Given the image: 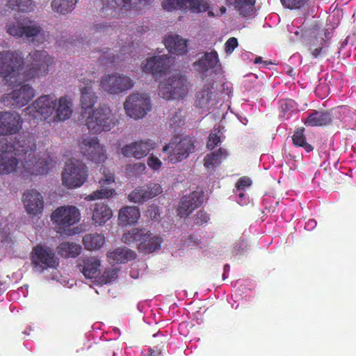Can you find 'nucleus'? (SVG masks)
Returning a JSON list of instances; mask_svg holds the SVG:
<instances>
[{"mask_svg": "<svg viewBox=\"0 0 356 356\" xmlns=\"http://www.w3.org/2000/svg\"><path fill=\"white\" fill-rule=\"evenodd\" d=\"M304 132V127H299L294 131L292 136L293 144L296 147H302L307 152H310L314 147L307 142Z\"/></svg>", "mask_w": 356, "mask_h": 356, "instance_id": "44", "label": "nucleus"}, {"mask_svg": "<svg viewBox=\"0 0 356 356\" xmlns=\"http://www.w3.org/2000/svg\"><path fill=\"white\" fill-rule=\"evenodd\" d=\"M31 264L34 268L40 267L44 270L56 268L59 265V261L51 248L37 245L31 252Z\"/></svg>", "mask_w": 356, "mask_h": 356, "instance_id": "15", "label": "nucleus"}, {"mask_svg": "<svg viewBox=\"0 0 356 356\" xmlns=\"http://www.w3.org/2000/svg\"><path fill=\"white\" fill-rule=\"evenodd\" d=\"M317 222L314 219H309L305 225V228L308 231L313 230L316 227Z\"/></svg>", "mask_w": 356, "mask_h": 356, "instance_id": "57", "label": "nucleus"}, {"mask_svg": "<svg viewBox=\"0 0 356 356\" xmlns=\"http://www.w3.org/2000/svg\"><path fill=\"white\" fill-rule=\"evenodd\" d=\"M88 169L86 165L77 159L65 162L61 173L63 185L70 189L81 187L87 181Z\"/></svg>", "mask_w": 356, "mask_h": 356, "instance_id": "4", "label": "nucleus"}, {"mask_svg": "<svg viewBox=\"0 0 356 356\" xmlns=\"http://www.w3.org/2000/svg\"><path fill=\"white\" fill-rule=\"evenodd\" d=\"M80 219V211L75 206L59 207L51 215V220L58 227L60 233L76 224Z\"/></svg>", "mask_w": 356, "mask_h": 356, "instance_id": "11", "label": "nucleus"}, {"mask_svg": "<svg viewBox=\"0 0 356 356\" xmlns=\"http://www.w3.org/2000/svg\"><path fill=\"white\" fill-rule=\"evenodd\" d=\"M161 164V161L156 156L153 155L150 156L147 159L148 166L154 170H159Z\"/></svg>", "mask_w": 356, "mask_h": 356, "instance_id": "54", "label": "nucleus"}, {"mask_svg": "<svg viewBox=\"0 0 356 356\" xmlns=\"http://www.w3.org/2000/svg\"><path fill=\"white\" fill-rule=\"evenodd\" d=\"M184 9L189 7L193 12L202 13L207 12L210 8V4L207 0H184Z\"/></svg>", "mask_w": 356, "mask_h": 356, "instance_id": "46", "label": "nucleus"}, {"mask_svg": "<svg viewBox=\"0 0 356 356\" xmlns=\"http://www.w3.org/2000/svg\"><path fill=\"white\" fill-rule=\"evenodd\" d=\"M155 147V142L150 139L140 140L124 146L121 152L126 157L140 159L146 156Z\"/></svg>", "mask_w": 356, "mask_h": 356, "instance_id": "20", "label": "nucleus"}, {"mask_svg": "<svg viewBox=\"0 0 356 356\" xmlns=\"http://www.w3.org/2000/svg\"><path fill=\"white\" fill-rule=\"evenodd\" d=\"M208 15L209 17H214L215 16L214 13L212 11H209L208 12Z\"/></svg>", "mask_w": 356, "mask_h": 356, "instance_id": "63", "label": "nucleus"}, {"mask_svg": "<svg viewBox=\"0 0 356 356\" xmlns=\"http://www.w3.org/2000/svg\"><path fill=\"white\" fill-rule=\"evenodd\" d=\"M81 246L74 242H63L56 248L57 253L61 257L76 258L81 252Z\"/></svg>", "mask_w": 356, "mask_h": 356, "instance_id": "38", "label": "nucleus"}, {"mask_svg": "<svg viewBox=\"0 0 356 356\" xmlns=\"http://www.w3.org/2000/svg\"><path fill=\"white\" fill-rule=\"evenodd\" d=\"M80 149L85 157L96 163H104L107 159L106 149L99 144L97 137L83 139Z\"/></svg>", "mask_w": 356, "mask_h": 356, "instance_id": "17", "label": "nucleus"}, {"mask_svg": "<svg viewBox=\"0 0 356 356\" xmlns=\"http://www.w3.org/2000/svg\"><path fill=\"white\" fill-rule=\"evenodd\" d=\"M264 63L266 65H267L268 64H271L270 61H263L262 57H261V56L256 57L254 59V63L257 64V63Z\"/></svg>", "mask_w": 356, "mask_h": 356, "instance_id": "61", "label": "nucleus"}, {"mask_svg": "<svg viewBox=\"0 0 356 356\" xmlns=\"http://www.w3.org/2000/svg\"><path fill=\"white\" fill-rule=\"evenodd\" d=\"M228 156V152L225 148L218 149L207 154L204 158V165L207 169L214 168L221 163V161Z\"/></svg>", "mask_w": 356, "mask_h": 356, "instance_id": "39", "label": "nucleus"}, {"mask_svg": "<svg viewBox=\"0 0 356 356\" xmlns=\"http://www.w3.org/2000/svg\"><path fill=\"white\" fill-rule=\"evenodd\" d=\"M103 177L101 178L99 183V188L86 196V200L92 201L95 200L108 198L111 197L115 192L112 188V185L115 183V177L113 173L104 170Z\"/></svg>", "mask_w": 356, "mask_h": 356, "instance_id": "22", "label": "nucleus"}, {"mask_svg": "<svg viewBox=\"0 0 356 356\" xmlns=\"http://www.w3.org/2000/svg\"><path fill=\"white\" fill-rule=\"evenodd\" d=\"M8 34L17 38H25L29 39L37 36L42 31L41 26L33 22H16L6 25Z\"/></svg>", "mask_w": 356, "mask_h": 356, "instance_id": "18", "label": "nucleus"}, {"mask_svg": "<svg viewBox=\"0 0 356 356\" xmlns=\"http://www.w3.org/2000/svg\"><path fill=\"white\" fill-rule=\"evenodd\" d=\"M188 40L179 35H170L164 40L168 51L176 55H184L188 52Z\"/></svg>", "mask_w": 356, "mask_h": 356, "instance_id": "30", "label": "nucleus"}, {"mask_svg": "<svg viewBox=\"0 0 356 356\" xmlns=\"http://www.w3.org/2000/svg\"><path fill=\"white\" fill-rule=\"evenodd\" d=\"M159 207L156 205H151L148 209V211L150 213V216L154 219L157 218V215H159Z\"/></svg>", "mask_w": 356, "mask_h": 356, "instance_id": "58", "label": "nucleus"}, {"mask_svg": "<svg viewBox=\"0 0 356 356\" xmlns=\"http://www.w3.org/2000/svg\"><path fill=\"white\" fill-rule=\"evenodd\" d=\"M34 3L32 0H8L7 6L12 10L29 12L33 10Z\"/></svg>", "mask_w": 356, "mask_h": 356, "instance_id": "45", "label": "nucleus"}, {"mask_svg": "<svg viewBox=\"0 0 356 356\" xmlns=\"http://www.w3.org/2000/svg\"><path fill=\"white\" fill-rule=\"evenodd\" d=\"M282 5L291 10H300L308 4L309 0H280Z\"/></svg>", "mask_w": 356, "mask_h": 356, "instance_id": "49", "label": "nucleus"}, {"mask_svg": "<svg viewBox=\"0 0 356 356\" xmlns=\"http://www.w3.org/2000/svg\"><path fill=\"white\" fill-rule=\"evenodd\" d=\"M238 40L236 38H229L225 43V51L229 55L231 54L238 46Z\"/></svg>", "mask_w": 356, "mask_h": 356, "instance_id": "53", "label": "nucleus"}, {"mask_svg": "<svg viewBox=\"0 0 356 356\" xmlns=\"http://www.w3.org/2000/svg\"><path fill=\"white\" fill-rule=\"evenodd\" d=\"M203 202V193L193 191L188 195L184 196L180 201L177 209L178 215L182 218L189 216L195 209L201 206Z\"/></svg>", "mask_w": 356, "mask_h": 356, "instance_id": "25", "label": "nucleus"}, {"mask_svg": "<svg viewBox=\"0 0 356 356\" xmlns=\"http://www.w3.org/2000/svg\"><path fill=\"white\" fill-rule=\"evenodd\" d=\"M72 103L67 96H63L57 99V105L55 108V115L52 117L53 122H63L70 118L72 113Z\"/></svg>", "mask_w": 356, "mask_h": 356, "instance_id": "32", "label": "nucleus"}, {"mask_svg": "<svg viewBox=\"0 0 356 356\" xmlns=\"http://www.w3.org/2000/svg\"><path fill=\"white\" fill-rule=\"evenodd\" d=\"M195 149L192 139L187 136L177 141V138L165 145L163 152L168 154V160L172 163H176L186 159Z\"/></svg>", "mask_w": 356, "mask_h": 356, "instance_id": "9", "label": "nucleus"}, {"mask_svg": "<svg viewBox=\"0 0 356 356\" xmlns=\"http://www.w3.org/2000/svg\"><path fill=\"white\" fill-rule=\"evenodd\" d=\"M54 62V58L44 50L30 52L25 58L23 78L29 81L46 76Z\"/></svg>", "mask_w": 356, "mask_h": 356, "instance_id": "2", "label": "nucleus"}, {"mask_svg": "<svg viewBox=\"0 0 356 356\" xmlns=\"http://www.w3.org/2000/svg\"><path fill=\"white\" fill-rule=\"evenodd\" d=\"M143 71L154 76L165 74L170 69L169 58L167 56H152L147 60Z\"/></svg>", "mask_w": 356, "mask_h": 356, "instance_id": "27", "label": "nucleus"}, {"mask_svg": "<svg viewBox=\"0 0 356 356\" xmlns=\"http://www.w3.org/2000/svg\"><path fill=\"white\" fill-rule=\"evenodd\" d=\"M220 63L218 52L213 49L210 52H204L197 60L193 63L195 70L203 77L207 72L214 69Z\"/></svg>", "mask_w": 356, "mask_h": 356, "instance_id": "26", "label": "nucleus"}, {"mask_svg": "<svg viewBox=\"0 0 356 356\" xmlns=\"http://www.w3.org/2000/svg\"><path fill=\"white\" fill-rule=\"evenodd\" d=\"M332 118L330 111L313 110L302 122L306 127H323L331 124Z\"/></svg>", "mask_w": 356, "mask_h": 356, "instance_id": "28", "label": "nucleus"}, {"mask_svg": "<svg viewBox=\"0 0 356 356\" xmlns=\"http://www.w3.org/2000/svg\"><path fill=\"white\" fill-rule=\"evenodd\" d=\"M256 0H234V9L240 15L249 17L254 13Z\"/></svg>", "mask_w": 356, "mask_h": 356, "instance_id": "43", "label": "nucleus"}, {"mask_svg": "<svg viewBox=\"0 0 356 356\" xmlns=\"http://www.w3.org/2000/svg\"><path fill=\"white\" fill-rule=\"evenodd\" d=\"M214 81L207 80L202 88L197 92L195 106L200 108H209L213 97L212 90L214 88Z\"/></svg>", "mask_w": 356, "mask_h": 356, "instance_id": "34", "label": "nucleus"}, {"mask_svg": "<svg viewBox=\"0 0 356 356\" xmlns=\"http://www.w3.org/2000/svg\"><path fill=\"white\" fill-rule=\"evenodd\" d=\"M162 188L159 184L149 183L144 186L134 189L128 196L130 202L143 203L162 193Z\"/></svg>", "mask_w": 356, "mask_h": 356, "instance_id": "24", "label": "nucleus"}, {"mask_svg": "<svg viewBox=\"0 0 356 356\" xmlns=\"http://www.w3.org/2000/svg\"><path fill=\"white\" fill-rule=\"evenodd\" d=\"M6 147L10 153H13L15 156L26 161L35 153L37 146L35 137L28 133L19 135L13 144L6 145Z\"/></svg>", "mask_w": 356, "mask_h": 356, "instance_id": "14", "label": "nucleus"}, {"mask_svg": "<svg viewBox=\"0 0 356 356\" xmlns=\"http://www.w3.org/2000/svg\"><path fill=\"white\" fill-rule=\"evenodd\" d=\"M92 211V220L95 225H102L113 216L111 209L103 202H97L90 207Z\"/></svg>", "mask_w": 356, "mask_h": 356, "instance_id": "33", "label": "nucleus"}, {"mask_svg": "<svg viewBox=\"0 0 356 356\" xmlns=\"http://www.w3.org/2000/svg\"><path fill=\"white\" fill-rule=\"evenodd\" d=\"M227 11V9L225 6H221L220 8V14L221 15H223L226 13Z\"/></svg>", "mask_w": 356, "mask_h": 356, "instance_id": "62", "label": "nucleus"}, {"mask_svg": "<svg viewBox=\"0 0 356 356\" xmlns=\"http://www.w3.org/2000/svg\"><path fill=\"white\" fill-rule=\"evenodd\" d=\"M126 114L134 120L144 118L152 109L151 99L147 95L133 93L124 102Z\"/></svg>", "mask_w": 356, "mask_h": 356, "instance_id": "8", "label": "nucleus"}, {"mask_svg": "<svg viewBox=\"0 0 356 356\" xmlns=\"http://www.w3.org/2000/svg\"><path fill=\"white\" fill-rule=\"evenodd\" d=\"M56 105L57 98L54 95H43L28 106L24 112L33 120H45L54 113Z\"/></svg>", "mask_w": 356, "mask_h": 356, "instance_id": "7", "label": "nucleus"}, {"mask_svg": "<svg viewBox=\"0 0 356 356\" xmlns=\"http://www.w3.org/2000/svg\"><path fill=\"white\" fill-rule=\"evenodd\" d=\"M136 252L127 248H118L108 253L107 257L116 263H125L136 258Z\"/></svg>", "mask_w": 356, "mask_h": 356, "instance_id": "40", "label": "nucleus"}, {"mask_svg": "<svg viewBox=\"0 0 356 356\" xmlns=\"http://www.w3.org/2000/svg\"><path fill=\"white\" fill-rule=\"evenodd\" d=\"M209 220V214L204 211L200 210L197 212L195 216L194 223L197 225H202L203 224L207 223Z\"/></svg>", "mask_w": 356, "mask_h": 356, "instance_id": "52", "label": "nucleus"}, {"mask_svg": "<svg viewBox=\"0 0 356 356\" xmlns=\"http://www.w3.org/2000/svg\"><path fill=\"white\" fill-rule=\"evenodd\" d=\"M321 87H322L321 86H318L316 88V92H318V91L320 90V88H321Z\"/></svg>", "mask_w": 356, "mask_h": 356, "instance_id": "64", "label": "nucleus"}, {"mask_svg": "<svg viewBox=\"0 0 356 356\" xmlns=\"http://www.w3.org/2000/svg\"><path fill=\"white\" fill-rule=\"evenodd\" d=\"M161 354V352L160 350L150 349L148 351V355L149 356H159Z\"/></svg>", "mask_w": 356, "mask_h": 356, "instance_id": "60", "label": "nucleus"}, {"mask_svg": "<svg viewBox=\"0 0 356 356\" xmlns=\"http://www.w3.org/2000/svg\"><path fill=\"white\" fill-rule=\"evenodd\" d=\"M134 33L133 29H125L124 33L120 34V41L118 42L119 44V49H116L115 51L117 53L114 55L113 53L109 54L108 56L101 58V60L104 64L113 63L116 60H122L120 58V55H124L127 53L131 52V48L133 46V37L132 35Z\"/></svg>", "mask_w": 356, "mask_h": 356, "instance_id": "21", "label": "nucleus"}, {"mask_svg": "<svg viewBox=\"0 0 356 356\" xmlns=\"http://www.w3.org/2000/svg\"><path fill=\"white\" fill-rule=\"evenodd\" d=\"M189 83L184 75L172 76L161 82L159 86V95L169 100L184 98L188 92Z\"/></svg>", "mask_w": 356, "mask_h": 356, "instance_id": "5", "label": "nucleus"}, {"mask_svg": "<svg viewBox=\"0 0 356 356\" xmlns=\"http://www.w3.org/2000/svg\"><path fill=\"white\" fill-rule=\"evenodd\" d=\"M140 216L136 207L126 206L119 211L118 220L121 225H131L137 222Z\"/></svg>", "mask_w": 356, "mask_h": 356, "instance_id": "37", "label": "nucleus"}, {"mask_svg": "<svg viewBox=\"0 0 356 356\" xmlns=\"http://www.w3.org/2000/svg\"><path fill=\"white\" fill-rule=\"evenodd\" d=\"M162 7L165 10L170 11L175 9H184V0H163Z\"/></svg>", "mask_w": 356, "mask_h": 356, "instance_id": "50", "label": "nucleus"}, {"mask_svg": "<svg viewBox=\"0 0 356 356\" xmlns=\"http://www.w3.org/2000/svg\"><path fill=\"white\" fill-rule=\"evenodd\" d=\"M222 132L219 128H214L208 137L207 142V148L209 150L213 149L221 143Z\"/></svg>", "mask_w": 356, "mask_h": 356, "instance_id": "48", "label": "nucleus"}, {"mask_svg": "<svg viewBox=\"0 0 356 356\" xmlns=\"http://www.w3.org/2000/svg\"><path fill=\"white\" fill-rule=\"evenodd\" d=\"M82 241L86 250H99L104 245L105 238L102 234H88L83 238Z\"/></svg>", "mask_w": 356, "mask_h": 356, "instance_id": "42", "label": "nucleus"}, {"mask_svg": "<svg viewBox=\"0 0 356 356\" xmlns=\"http://www.w3.org/2000/svg\"><path fill=\"white\" fill-rule=\"evenodd\" d=\"M280 110L284 114L288 113L292 108L293 105L291 102H289L286 100H282L280 103Z\"/></svg>", "mask_w": 356, "mask_h": 356, "instance_id": "56", "label": "nucleus"}, {"mask_svg": "<svg viewBox=\"0 0 356 356\" xmlns=\"http://www.w3.org/2000/svg\"><path fill=\"white\" fill-rule=\"evenodd\" d=\"M19 165V160L10 155L8 147L0 149V175H6L15 172Z\"/></svg>", "mask_w": 356, "mask_h": 356, "instance_id": "29", "label": "nucleus"}, {"mask_svg": "<svg viewBox=\"0 0 356 356\" xmlns=\"http://www.w3.org/2000/svg\"><path fill=\"white\" fill-rule=\"evenodd\" d=\"M100 261L96 257H88L82 260V263L78 265L79 270L85 277L92 279L99 274Z\"/></svg>", "mask_w": 356, "mask_h": 356, "instance_id": "35", "label": "nucleus"}, {"mask_svg": "<svg viewBox=\"0 0 356 356\" xmlns=\"http://www.w3.org/2000/svg\"><path fill=\"white\" fill-rule=\"evenodd\" d=\"M252 184V180L248 177L244 176L238 180L236 186L238 189H243L245 187L250 186Z\"/></svg>", "mask_w": 356, "mask_h": 356, "instance_id": "55", "label": "nucleus"}, {"mask_svg": "<svg viewBox=\"0 0 356 356\" xmlns=\"http://www.w3.org/2000/svg\"><path fill=\"white\" fill-rule=\"evenodd\" d=\"M148 30H149V27L148 26H138L137 28V29H136V31L139 34H143V33L147 32Z\"/></svg>", "mask_w": 356, "mask_h": 356, "instance_id": "59", "label": "nucleus"}, {"mask_svg": "<svg viewBox=\"0 0 356 356\" xmlns=\"http://www.w3.org/2000/svg\"><path fill=\"white\" fill-rule=\"evenodd\" d=\"M134 83L128 76L114 73L102 77L100 86L109 94L118 95L133 88Z\"/></svg>", "mask_w": 356, "mask_h": 356, "instance_id": "13", "label": "nucleus"}, {"mask_svg": "<svg viewBox=\"0 0 356 356\" xmlns=\"http://www.w3.org/2000/svg\"><path fill=\"white\" fill-rule=\"evenodd\" d=\"M85 86L81 88V106L82 109H91L97 101V96L92 90V81L87 79L83 81Z\"/></svg>", "mask_w": 356, "mask_h": 356, "instance_id": "36", "label": "nucleus"}, {"mask_svg": "<svg viewBox=\"0 0 356 356\" xmlns=\"http://www.w3.org/2000/svg\"><path fill=\"white\" fill-rule=\"evenodd\" d=\"M301 43L309 50H312L313 58L319 56L325 48L327 41L330 39V33L327 29L322 28L318 22H313L307 29L296 31Z\"/></svg>", "mask_w": 356, "mask_h": 356, "instance_id": "1", "label": "nucleus"}, {"mask_svg": "<svg viewBox=\"0 0 356 356\" xmlns=\"http://www.w3.org/2000/svg\"><path fill=\"white\" fill-rule=\"evenodd\" d=\"M86 124L92 134L108 131L115 125L114 115L108 107L92 110L86 120Z\"/></svg>", "mask_w": 356, "mask_h": 356, "instance_id": "6", "label": "nucleus"}, {"mask_svg": "<svg viewBox=\"0 0 356 356\" xmlns=\"http://www.w3.org/2000/svg\"><path fill=\"white\" fill-rule=\"evenodd\" d=\"M24 172L31 175H38L47 173L54 165L55 163L48 154L42 157H35V153L26 161H22Z\"/></svg>", "mask_w": 356, "mask_h": 356, "instance_id": "19", "label": "nucleus"}, {"mask_svg": "<svg viewBox=\"0 0 356 356\" xmlns=\"http://www.w3.org/2000/svg\"><path fill=\"white\" fill-rule=\"evenodd\" d=\"M93 33H101L103 34H111L114 31L113 26L106 23L95 24L92 29Z\"/></svg>", "mask_w": 356, "mask_h": 356, "instance_id": "51", "label": "nucleus"}, {"mask_svg": "<svg viewBox=\"0 0 356 356\" xmlns=\"http://www.w3.org/2000/svg\"><path fill=\"white\" fill-rule=\"evenodd\" d=\"M22 201L27 213L32 217L42 213L44 209L43 197L35 189L24 192Z\"/></svg>", "mask_w": 356, "mask_h": 356, "instance_id": "23", "label": "nucleus"}, {"mask_svg": "<svg viewBox=\"0 0 356 356\" xmlns=\"http://www.w3.org/2000/svg\"><path fill=\"white\" fill-rule=\"evenodd\" d=\"M24 120L15 111H0V136H13L22 129Z\"/></svg>", "mask_w": 356, "mask_h": 356, "instance_id": "16", "label": "nucleus"}, {"mask_svg": "<svg viewBox=\"0 0 356 356\" xmlns=\"http://www.w3.org/2000/svg\"><path fill=\"white\" fill-rule=\"evenodd\" d=\"M24 64L22 56L17 51L0 52V76L10 80L17 76Z\"/></svg>", "mask_w": 356, "mask_h": 356, "instance_id": "10", "label": "nucleus"}, {"mask_svg": "<svg viewBox=\"0 0 356 356\" xmlns=\"http://www.w3.org/2000/svg\"><path fill=\"white\" fill-rule=\"evenodd\" d=\"M79 0H53L51 3L52 10L60 15L72 13Z\"/></svg>", "mask_w": 356, "mask_h": 356, "instance_id": "41", "label": "nucleus"}, {"mask_svg": "<svg viewBox=\"0 0 356 356\" xmlns=\"http://www.w3.org/2000/svg\"><path fill=\"white\" fill-rule=\"evenodd\" d=\"M122 241L127 244L138 242V249L143 254H149L161 248L162 238L145 229L134 228L124 234Z\"/></svg>", "mask_w": 356, "mask_h": 356, "instance_id": "3", "label": "nucleus"}, {"mask_svg": "<svg viewBox=\"0 0 356 356\" xmlns=\"http://www.w3.org/2000/svg\"><path fill=\"white\" fill-rule=\"evenodd\" d=\"M104 8H119L126 11L134 10L139 4H149L152 0H100Z\"/></svg>", "mask_w": 356, "mask_h": 356, "instance_id": "31", "label": "nucleus"}, {"mask_svg": "<svg viewBox=\"0 0 356 356\" xmlns=\"http://www.w3.org/2000/svg\"><path fill=\"white\" fill-rule=\"evenodd\" d=\"M118 269L116 268H106L99 278V283L102 285L113 282L118 278Z\"/></svg>", "mask_w": 356, "mask_h": 356, "instance_id": "47", "label": "nucleus"}, {"mask_svg": "<svg viewBox=\"0 0 356 356\" xmlns=\"http://www.w3.org/2000/svg\"><path fill=\"white\" fill-rule=\"evenodd\" d=\"M35 97V90L29 84H19L12 92L4 95L1 102L14 108H20L28 104Z\"/></svg>", "mask_w": 356, "mask_h": 356, "instance_id": "12", "label": "nucleus"}]
</instances>
